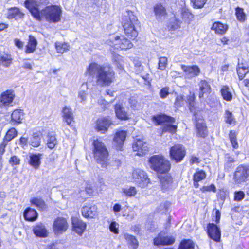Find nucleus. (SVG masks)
Segmentation results:
<instances>
[{"mask_svg":"<svg viewBox=\"0 0 249 249\" xmlns=\"http://www.w3.org/2000/svg\"><path fill=\"white\" fill-rule=\"evenodd\" d=\"M42 154L41 153L31 154L29 155V164L35 169H37L41 164L40 160Z\"/></svg>","mask_w":249,"mask_h":249,"instance_id":"bb28decb","label":"nucleus"},{"mask_svg":"<svg viewBox=\"0 0 249 249\" xmlns=\"http://www.w3.org/2000/svg\"><path fill=\"white\" fill-rule=\"evenodd\" d=\"M124 237L127 241L131 249H136L138 246V242L136 238L131 235L127 233L124 234Z\"/></svg>","mask_w":249,"mask_h":249,"instance_id":"c9c22d12","label":"nucleus"},{"mask_svg":"<svg viewBox=\"0 0 249 249\" xmlns=\"http://www.w3.org/2000/svg\"><path fill=\"white\" fill-rule=\"evenodd\" d=\"M34 233L37 236L46 237L48 236V231L44 225L41 223L36 224L33 229Z\"/></svg>","mask_w":249,"mask_h":249,"instance_id":"4be33fe9","label":"nucleus"},{"mask_svg":"<svg viewBox=\"0 0 249 249\" xmlns=\"http://www.w3.org/2000/svg\"><path fill=\"white\" fill-rule=\"evenodd\" d=\"M41 142V134L40 132L33 133L29 138V144L33 147H38Z\"/></svg>","mask_w":249,"mask_h":249,"instance_id":"393cba45","label":"nucleus"},{"mask_svg":"<svg viewBox=\"0 0 249 249\" xmlns=\"http://www.w3.org/2000/svg\"><path fill=\"white\" fill-rule=\"evenodd\" d=\"M195 94L194 93L191 94L190 93V95L189 96L188 99V101L189 104V109L190 111L194 114V111H195L196 112H198L199 113L201 112V111L198 109L197 108L194 106V100H195Z\"/></svg>","mask_w":249,"mask_h":249,"instance_id":"37998d69","label":"nucleus"},{"mask_svg":"<svg viewBox=\"0 0 249 249\" xmlns=\"http://www.w3.org/2000/svg\"><path fill=\"white\" fill-rule=\"evenodd\" d=\"M159 94L161 98H166L169 94V88L168 87H165L162 88L160 89Z\"/></svg>","mask_w":249,"mask_h":249,"instance_id":"13d9d810","label":"nucleus"},{"mask_svg":"<svg viewBox=\"0 0 249 249\" xmlns=\"http://www.w3.org/2000/svg\"><path fill=\"white\" fill-rule=\"evenodd\" d=\"M175 239L172 236H165V233H160L154 240L155 245H168L174 243Z\"/></svg>","mask_w":249,"mask_h":249,"instance_id":"6ab92c4d","label":"nucleus"},{"mask_svg":"<svg viewBox=\"0 0 249 249\" xmlns=\"http://www.w3.org/2000/svg\"><path fill=\"white\" fill-rule=\"evenodd\" d=\"M86 73L95 77L97 85L108 86L115 80V73L109 64L100 65L95 62L91 63L87 68Z\"/></svg>","mask_w":249,"mask_h":249,"instance_id":"f257e3e1","label":"nucleus"},{"mask_svg":"<svg viewBox=\"0 0 249 249\" xmlns=\"http://www.w3.org/2000/svg\"><path fill=\"white\" fill-rule=\"evenodd\" d=\"M133 182L141 188H145L150 183V179L147 174L143 170L137 169L132 172Z\"/></svg>","mask_w":249,"mask_h":249,"instance_id":"6e6552de","label":"nucleus"},{"mask_svg":"<svg viewBox=\"0 0 249 249\" xmlns=\"http://www.w3.org/2000/svg\"><path fill=\"white\" fill-rule=\"evenodd\" d=\"M63 117L68 125H70L73 120L71 109L68 107H65L63 109Z\"/></svg>","mask_w":249,"mask_h":249,"instance_id":"473e14b6","label":"nucleus"},{"mask_svg":"<svg viewBox=\"0 0 249 249\" xmlns=\"http://www.w3.org/2000/svg\"><path fill=\"white\" fill-rule=\"evenodd\" d=\"M181 16L182 19L186 22L189 23L194 18V15L189 9L183 8L181 10Z\"/></svg>","mask_w":249,"mask_h":249,"instance_id":"58836bf2","label":"nucleus"},{"mask_svg":"<svg viewBox=\"0 0 249 249\" xmlns=\"http://www.w3.org/2000/svg\"><path fill=\"white\" fill-rule=\"evenodd\" d=\"M20 159L16 156H12L9 162L12 165H18L20 163Z\"/></svg>","mask_w":249,"mask_h":249,"instance_id":"680f3d73","label":"nucleus"},{"mask_svg":"<svg viewBox=\"0 0 249 249\" xmlns=\"http://www.w3.org/2000/svg\"><path fill=\"white\" fill-rule=\"evenodd\" d=\"M93 154L97 162L102 167H106L108 161V152L105 144L98 139L93 141Z\"/></svg>","mask_w":249,"mask_h":249,"instance_id":"20e7f679","label":"nucleus"},{"mask_svg":"<svg viewBox=\"0 0 249 249\" xmlns=\"http://www.w3.org/2000/svg\"><path fill=\"white\" fill-rule=\"evenodd\" d=\"M150 167L157 173L165 174L171 168L170 161L162 155L151 156L149 159Z\"/></svg>","mask_w":249,"mask_h":249,"instance_id":"f03ea898","label":"nucleus"},{"mask_svg":"<svg viewBox=\"0 0 249 249\" xmlns=\"http://www.w3.org/2000/svg\"><path fill=\"white\" fill-rule=\"evenodd\" d=\"M8 142L6 141L3 140V142H1V143L0 145V154L1 155L3 154V153L5 152V148L7 145Z\"/></svg>","mask_w":249,"mask_h":249,"instance_id":"774afa93","label":"nucleus"},{"mask_svg":"<svg viewBox=\"0 0 249 249\" xmlns=\"http://www.w3.org/2000/svg\"><path fill=\"white\" fill-rule=\"evenodd\" d=\"M115 112L117 117L120 120H126L129 119V115L122 104H118L115 106Z\"/></svg>","mask_w":249,"mask_h":249,"instance_id":"b1692460","label":"nucleus"},{"mask_svg":"<svg viewBox=\"0 0 249 249\" xmlns=\"http://www.w3.org/2000/svg\"><path fill=\"white\" fill-rule=\"evenodd\" d=\"M55 49L57 52L59 53H63L69 50V45L68 43L61 42H56L55 44Z\"/></svg>","mask_w":249,"mask_h":249,"instance_id":"ea45409f","label":"nucleus"},{"mask_svg":"<svg viewBox=\"0 0 249 249\" xmlns=\"http://www.w3.org/2000/svg\"><path fill=\"white\" fill-rule=\"evenodd\" d=\"M123 193L127 196L132 197L134 196L137 191L135 187H127L123 189Z\"/></svg>","mask_w":249,"mask_h":249,"instance_id":"a18cd8bd","label":"nucleus"},{"mask_svg":"<svg viewBox=\"0 0 249 249\" xmlns=\"http://www.w3.org/2000/svg\"><path fill=\"white\" fill-rule=\"evenodd\" d=\"M225 119L226 123L231 124L234 122L232 113L229 110H226L225 113Z\"/></svg>","mask_w":249,"mask_h":249,"instance_id":"6e6d98bb","label":"nucleus"},{"mask_svg":"<svg viewBox=\"0 0 249 249\" xmlns=\"http://www.w3.org/2000/svg\"><path fill=\"white\" fill-rule=\"evenodd\" d=\"M30 202L32 204L36 206L40 210L43 211L47 208L44 201L41 198H33L31 199Z\"/></svg>","mask_w":249,"mask_h":249,"instance_id":"4c0bfd02","label":"nucleus"},{"mask_svg":"<svg viewBox=\"0 0 249 249\" xmlns=\"http://www.w3.org/2000/svg\"><path fill=\"white\" fill-rule=\"evenodd\" d=\"M28 144H29V138L23 136L20 138L19 144L22 148H24L25 146H27Z\"/></svg>","mask_w":249,"mask_h":249,"instance_id":"0e129e2a","label":"nucleus"},{"mask_svg":"<svg viewBox=\"0 0 249 249\" xmlns=\"http://www.w3.org/2000/svg\"><path fill=\"white\" fill-rule=\"evenodd\" d=\"M129 103L131 108L133 109H136L138 106L137 101L136 98L133 97H131L129 99Z\"/></svg>","mask_w":249,"mask_h":249,"instance_id":"69168bd1","label":"nucleus"},{"mask_svg":"<svg viewBox=\"0 0 249 249\" xmlns=\"http://www.w3.org/2000/svg\"><path fill=\"white\" fill-rule=\"evenodd\" d=\"M249 174V169L244 165H241L238 166L234 172L233 180L236 184H241L246 181Z\"/></svg>","mask_w":249,"mask_h":249,"instance_id":"9b49d317","label":"nucleus"},{"mask_svg":"<svg viewBox=\"0 0 249 249\" xmlns=\"http://www.w3.org/2000/svg\"><path fill=\"white\" fill-rule=\"evenodd\" d=\"M229 139L233 148L237 149L238 144L237 141V135L235 131L231 130L229 133Z\"/></svg>","mask_w":249,"mask_h":249,"instance_id":"c03bdc74","label":"nucleus"},{"mask_svg":"<svg viewBox=\"0 0 249 249\" xmlns=\"http://www.w3.org/2000/svg\"><path fill=\"white\" fill-rule=\"evenodd\" d=\"M17 135V131L14 128L10 129L7 132L4 140L9 142Z\"/></svg>","mask_w":249,"mask_h":249,"instance_id":"09e8293b","label":"nucleus"},{"mask_svg":"<svg viewBox=\"0 0 249 249\" xmlns=\"http://www.w3.org/2000/svg\"><path fill=\"white\" fill-rule=\"evenodd\" d=\"M126 132L125 131H119L116 133L113 139V143L116 148L121 150L125 140Z\"/></svg>","mask_w":249,"mask_h":249,"instance_id":"412c9836","label":"nucleus"},{"mask_svg":"<svg viewBox=\"0 0 249 249\" xmlns=\"http://www.w3.org/2000/svg\"><path fill=\"white\" fill-rule=\"evenodd\" d=\"M160 179L161 188L163 191L169 189L173 182V179L170 176L165 175L159 177Z\"/></svg>","mask_w":249,"mask_h":249,"instance_id":"a878e982","label":"nucleus"},{"mask_svg":"<svg viewBox=\"0 0 249 249\" xmlns=\"http://www.w3.org/2000/svg\"><path fill=\"white\" fill-rule=\"evenodd\" d=\"M47 145L50 149H53L57 143V141L55 134L51 132L48 133L47 135Z\"/></svg>","mask_w":249,"mask_h":249,"instance_id":"e433bc0d","label":"nucleus"},{"mask_svg":"<svg viewBox=\"0 0 249 249\" xmlns=\"http://www.w3.org/2000/svg\"><path fill=\"white\" fill-rule=\"evenodd\" d=\"M181 67L185 74V76L188 78H192L197 76L200 72L199 68L196 65L186 66L181 65Z\"/></svg>","mask_w":249,"mask_h":249,"instance_id":"dca6fc26","label":"nucleus"},{"mask_svg":"<svg viewBox=\"0 0 249 249\" xmlns=\"http://www.w3.org/2000/svg\"><path fill=\"white\" fill-rule=\"evenodd\" d=\"M110 45L113 46L116 49L126 50L131 48L133 46L132 43L123 36H112L110 38Z\"/></svg>","mask_w":249,"mask_h":249,"instance_id":"9d476101","label":"nucleus"},{"mask_svg":"<svg viewBox=\"0 0 249 249\" xmlns=\"http://www.w3.org/2000/svg\"><path fill=\"white\" fill-rule=\"evenodd\" d=\"M154 12L157 16H164L166 14L165 9L161 4H157L155 6Z\"/></svg>","mask_w":249,"mask_h":249,"instance_id":"5fc2aeb1","label":"nucleus"},{"mask_svg":"<svg viewBox=\"0 0 249 249\" xmlns=\"http://www.w3.org/2000/svg\"><path fill=\"white\" fill-rule=\"evenodd\" d=\"M23 112L21 109L15 110L11 114V122L14 124L15 123L19 124L21 123L23 119Z\"/></svg>","mask_w":249,"mask_h":249,"instance_id":"2f4dec72","label":"nucleus"},{"mask_svg":"<svg viewBox=\"0 0 249 249\" xmlns=\"http://www.w3.org/2000/svg\"><path fill=\"white\" fill-rule=\"evenodd\" d=\"M193 8L196 9L202 8L207 0H190Z\"/></svg>","mask_w":249,"mask_h":249,"instance_id":"603ef678","label":"nucleus"},{"mask_svg":"<svg viewBox=\"0 0 249 249\" xmlns=\"http://www.w3.org/2000/svg\"><path fill=\"white\" fill-rule=\"evenodd\" d=\"M207 233L210 238L216 242L219 241L221 237V231L216 225L209 223L207 227Z\"/></svg>","mask_w":249,"mask_h":249,"instance_id":"2eb2a0df","label":"nucleus"},{"mask_svg":"<svg viewBox=\"0 0 249 249\" xmlns=\"http://www.w3.org/2000/svg\"><path fill=\"white\" fill-rule=\"evenodd\" d=\"M194 116L197 135L201 137H205L207 135V130L201 113H199L195 111Z\"/></svg>","mask_w":249,"mask_h":249,"instance_id":"f8f14e48","label":"nucleus"},{"mask_svg":"<svg viewBox=\"0 0 249 249\" xmlns=\"http://www.w3.org/2000/svg\"><path fill=\"white\" fill-rule=\"evenodd\" d=\"M228 29V26L226 24H223L219 22H214L212 27V29L214 30L215 33L219 34H223L225 33Z\"/></svg>","mask_w":249,"mask_h":249,"instance_id":"f704fd0d","label":"nucleus"},{"mask_svg":"<svg viewBox=\"0 0 249 249\" xmlns=\"http://www.w3.org/2000/svg\"><path fill=\"white\" fill-rule=\"evenodd\" d=\"M24 216L26 220L34 221L37 218L38 213L35 209L28 208L24 212Z\"/></svg>","mask_w":249,"mask_h":249,"instance_id":"c85d7f7f","label":"nucleus"},{"mask_svg":"<svg viewBox=\"0 0 249 249\" xmlns=\"http://www.w3.org/2000/svg\"><path fill=\"white\" fill-rule=\"evenodd\" d=\"M72 224L73 230L79 235H81L86 229V224L82 221L75 218L72 219Z\"/></svg>","mask_w":249,"mask_h":249,"instance_id":"5701e85b","label":"nucleus"},{"mask_svg":"<svg viewBox=\"0 0 249 249\" xmlns=\"http://www.w3.org/2000/svg\"><path fill=\"white\" fill-rule=\"evenodd\" d=\"M206 176V174L205 172L202 170H198L193 176V180L200 181L204 179Z\"/></svg>","mask_w":249,"mask_h":249,"instance_id":"3c124183","label":"nucleus"},{"mask_svg":"<svg viewBox=\"0 0 249 249\" xmlns=\"http://www.w3.org/2000/svg\"><path fill=\"white\" fill-rule=\"evenodd\" d=\"M132 147L134 151H137V155L139 156L144 155L148 151L147 144L140 139L136 140Z\"/></svg>","mask_w":249,"mask_h":249,"instance_id":"a211bd4d","label":"nucleus"},{"mask_svg":"<svg viewBox=\"0 0 249 249\" xmlns=\"http://www.w3.org/2000/svg\"><path fill=\"white\" fill-rule=\"evenodd\" d=\"M245 193L242 191H235L234 194V200L236 201H240L244 198Z\"/></svg>","mask_w":249,"mask_h":249,"instance_id":"4d7b16f0","label":"nucleus"},{"mask_svg":"<svg viewBox=\"0 0 249 249\" xmlns=\"http://www.w3.org/2000/svg\"><path fill=\"white\" fill-rule=\"evenodd\" d=\"M236 70L240 80H242L249 72V67L247 64L243 63H238Z\"/></svg>","mask_w":249,"mask_h":249,"instance_id":"c756f323","label":"nucleus"},{"mask_svg":"<svg viewBox=\"0 0 249 249\" xmlns=\"http://www.w3.org/2000/svg\"><path fill=\"white\" fill-rule=\"evenodd\" d=\"M183 104V98L181 96H178L176 97L175 105L177 107H180Z\"/></svg>","mask_w":249,"mask_h":249,"instance_id":"338daca9","label":"nucleus"},{"mask_svg":"<svg viewBox=\"0 0 249 249\" xmlns=\"http://www.w3.org/2000/svg\"><path fill=\"white\" fill-rule=\"evenodd\" d=\"M68 227V223L64 218L58 217L53 222V230L55 234H62L66 231Z\"/></svg>","mask_w":249,"mask_h":249,"instance_id":"ddd939ff","label":"nucleus"},{"mask_svg":"<svg viewBox=\"0 0 249 249\" xmlns=\"http://www.w3.org/2000/svg\"><path fill=\"white\" fill-rule=\"evenodd\" d=\"M199 86L200 90L199 97L201 98L203 97L204 93L210 92L211 87L206 80H201L199 84Z\"/></svg>","mask_w":249,"mask_h":249,"instance_id":"72a5a7b5","label":"nucleus"},{"mask_svg":"<svg viewBox=\"0 0 249 249\" xmlns=\"http://www.w3.org/2000/svg\"><path fill=\"white\" fill-rule=\"evenodd\" d=\"M170 156L176 162H181L186 154L185 147L182 144H177L170 148Z\"/></svg>","mask_w":249,"mask_h":249,"instance_id":"1a4fd4ad","label":"nucleus"},{"mask_svg":"<svg viewBox=\"0 0 249 249\" xmlns=\"http://www.w3.org/2000/svg\"><path fill=\"white\" fill-rule=\"evenodd\" d=\"M61 13V8L58 6H47L45 9L40 11L41 21L44 18L50 23H57L60 20Z\"/></svg>","mask_w":249,"mask_h":249,"instance_id":"39448f33","label":"nucleus"},{"mask_svg":"<svg viewBox=\"0 0 249 249\" xmlns=\"http://www.w3.org/2000/svg\"><path fill=\"white\" fill-rule=\"evenodd\" d=\"M15 97L13 91L7 90L2 93L0 97V107H4L12 103Z\"/></svg>","mask_w":249,"mask_h":249,"instance_id":"4468645a","label":"nucleus"},{"mask_svg":"<svg viewBox=\"0 0 249 249\" xmlns=\"http://www.w3.org/2000/svg\"><path fill=\"white\" fill-rule=\"evenodd\" d=\"M12 58L11 55L5 54L0 57V65L8 67L11 64Z\"/></svg>","mask_w":249,"mask_h":249,"instance_id":"a19ab883","label":"nucleus"},{"mask_svg":"<svg viewBox=\"0 0 249 249\" xmlns=\"http://www.w3.org/2000/svg\"><path fill=\"white\" fill-rule=\"evenodd\" d=\"M123 24L125 35L130 39H134L138 36V32L135 26L138 25L139 22L132 11L126 12Z\"/></svg>","mask_w":249,"mask_h":249,"instance_id":"7ed1b4c3","label":"nucleus"},{"mask_svg":"<svg viewBox=\"0 0 249 249\" xmlns=\"http://www.w3.org/2000/svg\"><path fill=\"white\" fill-rule=\"evenodd\" d=\"M179 249H194V243L191 240H184L181 242Z\"/></svg>","mask_w":249,"mask_h":249,"instance_id":"49530a36","label":"nucleus"},{"mask_svg":"<svg viewBox=\"0 0 249 249\" xmlns=\"http://www.w3.org/2000/svg\"><path fill=\"white\" fill-rule=\"evenodd\" d=\"M119 225L115 221L111 222L109 225L110 231L115 234L118 233Z\"/></svg>","mask_w":249,"mask_h":249,"instance_id":"bf43d9fd","label":"nucleus"},{"mask_svg":"<svg viewBox=\"0 0 249 249\" xmlns=\"http://www.w3.org/2000/svg\"><path fill=\"white\" fill-rule=\"evenodd\" d=\"M47 0H27L25 6L30 11L34 18L38 21H41L39 8L46 4Z\"/></svg>","mask_w":249,"mask_h":249,"instance_id":"0eeeda50","label":"nucleus"},{"mask_svg":"<svg viewBox=\"0 0 249 249\" xmlns=\"http://www.w3.org/2000/svg\"><path fill=\"white\" fill-rule=\"evenodd\" d=\"M37 41L34 36L30 35L29 40L25 47V52L27 54L33 53L36 50Z\"/></svg>","mask_w":249,"mask_h":249,"instance_id":"cd10ccee","label":"nucleus"},{"mask_svg":"<svg viewBox=\"0 0 249 249\" xmlns=\"http://www.w3.org/2000/svg\"><path fill=\"white\" fill-rule=\"evenodd\" d=\"M201 190L202 192L213 191L215 192L216 187L214 184H211L210 186H203L201 188Z\"/></svg>","mask_w":249,"mask_h":249,"instance_id":"e2e57ef3","label":"nucleus"},{"mask_svg":"<svg viewBox=\"0 0 249 249\" xmlns=\"http://www.w3.org/2000/svg\"><path fill=\"white\" fill-rule=\"evenodd\" d=\"M222 96L224 100L228 101L231 100L232 95L230 91L229 88L227 86H224L221 89Z\"/></svg>","mask_w":249,"mask_h":249,"instance_id":"79ce46f5","label":"nucleus"},{"mask_svg":"<svg viewBox=\"0 0 249 249\" xmlns=\"http://www.w3.org/2000/svg\"><path fill=\"white\" fill-rule=\"evenodd\" d=\"M153 121L157 125H163L162 132H169L171 133H175L176 132L177 126L172 124L175 121L174 118L165 115H160L153 117Z\"/></svg>","mask_w":249,"mask_h":249,"instance_id":"423d86ee","label":"nucleus"},{"mask_svg":"<svg viewBox=\"0 0 249 249\" xmlns=\"http://www.w3.org/2000/svg\"><path fill=\"white\" fill-rule=\"evenodd\" d=\"M225 159V169L229 170L233 167L232 163L235 161V160L229 154L226 155Z\"/></svg>","mask_w":249,"mask_h":249,"instance_id":"de8ad7c7","label":"nucleus"},{"mask_svg":"<svg viewBox=\"0 0 249 249\" xmlns=\"http://www.w3.org/2000/svg\"><path fill=\"white\" fill-rule=\"evenodd\" d=\"M158 69L160 70H164L167 65V58L166 57H160L159 58Z\"/></svg>","mask_w":249,"mask_h":249,"instance_id":"864d4df0","label":"nucleus"},{"mask_svg":"<svg viewBox=\"0 0 249 249\" xmlns=\"http://www.w3.org/2000/svg\"><path fill=\"white\" fill-rule=\"evenodd\" d=\"M111 124V121L107 118H99L96 124L95 128L101 133H105L107 131L108 128Z\"/></svg>","mask_w":249,"mask_h":249,"instance_id":"aec40b11","label":"nucleus"},{"mask_svg":"<svg viewBox=\"0 0 249 249\" xmlns=\"http://www.w3.org/2000/svg\"><path fill=\"white\" fill-rule=\"evenodd\" d=\"M114 60V64L116 66V67L120 70V72L124 71V69L123 66H122L121 63L120 62V58L121 57L120 56L118 55L115 57Z\"/></svg>","mask_w":249,"mask_h":249,"instance_id":"052dcab7","label":"nucleus"},{"mask_svg":"<svg viewBox=\"0 0 249 249\" xmlns=\"http://www.w3.org/2000/svg\"><path fill=\"white\" fill-rule=\"evenodd\" d=\"M97 207L95 205L88 203L83 207L82 214L85 217L94 218L97 214Z\"/></svg>","mask_w":249,"mask_h":249,"instance_id":"f3484780","label":"nucleus"},{"mask_svg":"<svg viewBox=\"0 0 249 249\" xmlns=\"http://www.w3.org/2000/svg\"><path fill=\"white\" fill-rule=\"evenodd\" d=\"M235 11V14L238 20L240 22H244L246 20V16L243 9L240 7H237Z\"/></svg>","mask_w":249,"mask_h":249,"instance_id":"8fccbe9b","label":"nucleus"},{"mask_svg":"<svg viewBox=\"0 0 249 249\" xmlns=\"http://www.w3.org/2000/svg\"><path fill=\"white\" fill-rule=\"evenodd\" d=\"M23 16V14L17 8H12L9 9L7 15L8 19L15 18L17 20L21 18Z\"/></svg>","mask_w":249,"mask_h":249,"instance_id":"7c9ffc66","label":"nucleus"}]
</instances>
